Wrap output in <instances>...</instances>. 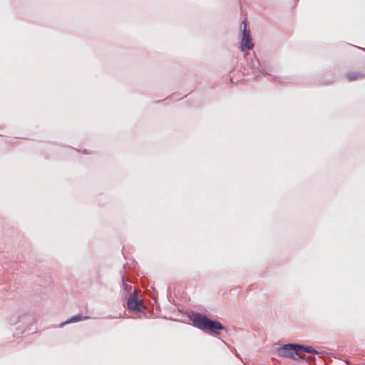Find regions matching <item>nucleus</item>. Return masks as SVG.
I'll return each instance as SVG.
<instances>
[{
	"mask_svg": "<svg viewBox=\"0 0 365 365\" xmlns=\"http://www.w3.org/2000/svg\"><path fill=\"white\" fill-rule=\"evenodd\" d=\"M297 349L299 351V354L302 351H304V352L310 353V354H318V351L317 350H315L312 346H305L297 344Z\"/></svg>",
	"mask_w": 365,
	"mask_h": 365,
	"instance_id": "6e6552de",
	"label": "nucleus"
},
{
	"mask_svg": "<svg viewBox=\"0 0 365 365\" xmlns=\"http://www.w3.org/2000/svg\"><path fill=\"white\" fill-rule=\"evenodd\" d=\"M154 302H155V303L156 304V307H157V309H158V308L159 307V305H158V297H155L154 298Z\"/></svg>",
	"mask_w": 365,
	"mask_h": 365,
	"instance_id": "9d476101",
	"label": "nucleus"
},
{
	"mask_svg": "<svg viewBox=\"0 0 365 365\" xmlns=\"http://www.w3.org/2000/svg\"><path fill=\"white\" fill-rule=\"evenodd\" d=\"M122 297L127 299V308L129 311L143 312V305L141 304L140 300L136 294V290L134 289L133 292L130 293L127 297V294H123Z\"/></svg>",
	"mask_w": 365,
	"mask_h": 365,
	"instance_id": "7ed1b4c3",
	"label": "nucleus"
},
{
	"mask_svg": "<svg viewBox=\"0 0 365 365\" xmlns=\"http://www.w3.org/2000/svg\"><path fill=\"white\" fill-rule=\"evenodd\" d=\"M297 344H284L277 349V354L282 357L299 361L302 357L299 354V351L297 349Z\"/></svg>",
	"mask_w": 365,
	"mask_h": 365,
	"instance_id": "f03ea898",
	"label": "nucleus"
},
{
	"mask_svg": "<svg viewBox=\"0 0 365 365\" xmlns=\"http://www.w3.org/2000/svg\"><path fill=\"white\" fill-rule=\"evenodd\" d=\"M121 280H122V282H123V289L125 291V293H123L124 294H127V297L128 296V294L130 293H132L133 292V291H132L133 289V286L130 285V284H127V279L125 278V274L123 273L122 274V276H121ZM130 282H131L130 280H128Z\"/></svg>",
	"mask_w": 365,
	"mask_h": 365,
	"instance_id": "423d86ee",
	"label": "nucleus"
},
{
	"mask_svg": "<svg viewBox=\"0 0 365 365\" xmlns=\"http://www.w3.org/2000/svg\"><path fill=\"white\" fill-rule=\"evenodd\" d=\"M242 25H243V29L242 31V40H241V50L244 51L245 50H250L254 46V44L252 43L250 38V31L247 29V22L246 21H243L242 22Z\"/></svg>",
	"mask_w": 365,
	"mask_h": 365,
	"instance_id": "20e7f679",
	"label": "nucleus"
},
{
	"mask_svg": "<svg viewBox=\"0 0 365 365\" xmlns=\"http://www.w3.org/2000/svg\"><path fill=\"white\" fill-rule=\"evenodd\" d=\"M33 322V317L28 314H24L22 315H20L18 317V319L14 322V323L17 322H23V323H27L29 324H31V322Z\"/></svg>",
	"mask_w": 365,
	"mask_h": 365,
	"instance_id": "0eeeda50",
	"label": "nucleus"
},
{
	"mask_svg": "<svg viewBox=\"0 0 365 365\" xmlns=\"http://www.w3.org/2000/svg\"><path fill=\"white\" fill-rule=\"evenodd\" d=\"M125 264L123 265V269L125 270Z\"/></svg>",
	"mask_w": 365,
	"mask_h": 365,
	"instance_id": "f8f14e48",
	"label": "nucleus"
},
{
	"mask_svg": "<svg viewBox=\"0 0 365 365\" xmlns=\"http://www.w3.org/2000/svg\"><path fill=\"white\" fill-rule=\"evenodd\" d=\"M83 154H88V153H87L86 150H83Z\"/></svg>",
	"mask_w": 365,
	"mask_h": 365,
	"instance_id": "9b49d317",
	"label": "nucleus"
},
{
	"mask_svg": "<svg viewBox=\"0 0 365 365\" xmlns=\"http://www.w3.org/2000/svg\"><path fill=\"white\" fill-rule=\"evenodd\" d=\"M346 77L349 81H352L362 78L364 77V75L360 72H349L346 73Z\"/></svg>",
	"mask_w": 365,
	"mask_h": 365,
	"instance_id": "1a4fd4ad",
	"label": "nucleus"
},
{
	"mask_svg": "<svg viewBox=\"0 0 365 365\" xmlns=\"http://www.w3.org/2000/svg\"><path fill=\"white\" fill-rule=\"evenodd\" d=\"M89 318H90V317H88V316L82 317L80 314L73 315L71 317H70L69 319H68L66 321L61 323L59 327H63L66 324L78 322L81 320H85V319H87Z\"/></svg>",
	"mask_w": 365,
	"mask_h": 365,
	"instance_id": "39448f33",
	"label": "nucleus"
},
{
	"mask_svg": "<svg viewBox=\"0 0 365 365\" xmlns=\"http://www.w3.org/2000/svg\"><path fill=\"white\" fill-rule=\"evenodd\" d=\"M190 319L193 322L195 327L205 332L212 333L215 336L220 334L219 331L225 329L220 322L212 320L200 313H192Z\"/></svg>",
	"mask_w": 365,
	"mask_h": 365,
	"instance_id": "f257e3e1",
	"label": "nucleus"
}]
</instances>
